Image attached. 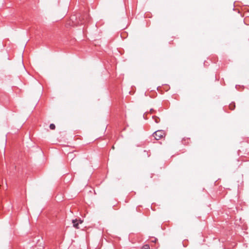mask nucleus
I'll return each instance as SVG.
<instances>
[{
  "instance_id": "nucleus-5",
  "label": "nucleus",
  "mask_w": 249,
  "mask_h": 249,
  "mask_svg": "<svg viewBox=\"0 0 249 249\" xmlns=\"http://www.w3.org/2000/svg\"><path fill=\"white\" fill-rule=\"evenodd\" d=\"M50 128L51 129L53 130V129H55V125H54V124H50Z\"/></svg>"
},
{
  "instance_id": "nucleus-7",
  "label": "nucleus",
  "mask_w": 249,
  "mask_h": 249,
  "mask_svg": "<svg viewBox=\"0 0 249 249\" xmlns=\"http://www.w3.org/2000/svg\"><path fill=\"white\" fill-rule=\"evenodd\" d=\"M154 111V110L153 109H151L150 111L151 113H152Z\"/></svg>"
},
{
  "instance_id": "nucleus-8",
  "label": "nucleus",
  "mask_w": 249,
  "mask_h": 249,
  "mask_svg": "<svg viewBox=\"0 0 249 249\" xmlns=\"http://www.w3.org/2000/svg\"><path fill=\"white\" fill-rule=\"evenodd\" d=\"M112 149H114V146H112Z\"/></svg>"
},
{
  "instance_id": "nucleus-4",
  "label": "nucleus",
  "mask_w": 249,
  "mask_h": 249,
  "mask_svg": "<svg viewBox=\"0 0 249 249\" xmlns=\"http://www.w3.org/2000/svg\"><path fill=\"white\" fill-rule=\"evenodd\" d=\"M142 249H150V247L148 245L146 244L144 245Z\"/></svg>"
},
{
  "instance_id": "nucleus-2",
  "label": "nucleus",
  "mask_w": 249,
  "mask_h": 249,
  "mask_svg": "<svg viewBox=\"0 0 249 249\" xmlns=\"http://www.w3.org/2000/svg\"><path fill=\"white\" fill-rule=\"evenodd\" d=\"M83 221L81 219H73L72 220V223L73 224V226L75 228L78 229H79V224H82L83 223Z\"/></svg>"
},
{
  "instance_id": "nucleus-3",
  "label": "nucleus",
  "mask_w": 249,
  "mask_h": 249,
  "mask_svg": "<svg viewBox=\"0 0 249 249\" xmlns=\"http://www.w3.org/2000/svg\"><path fill=\"white\" fill-rule=\"evenodd\" d=\"M153 118L155 120V122L156 123H159L160 119L158 117L154 116L153 117Z\"/></svg>"
},
{
  "instance_id": "nucleus-1",
  "label": "nucleus",
  "mask_w": 249,
  "mask_h": 249,
  "mask_svg": "<svg viewBox=\"0 0 249 249\" xmlns=\"http://www.w3.org/2000/svg\"><path fill=\"white\" fill-rule=\"evenodd\" d=\"M153 135L155 139L158 140L161 138L164 135V133L162 130H158L156 131Z\"/></svg>"
},
{
  "instance_id": "nucleus-6",
  "label": "nucleus",
  "mask_w": 249,
  "mask_h": 249,
  "mask_svg": "<svg viewBox=\"0 0 249 249\" xmlns=\"http://www.w3.org/2000/svg\"><path fill=\"white\" fill-rule=\"evenodd\" d=\"M229 107H230V108L231 110H233L234 107H235V105H233V104H231L230 106H229Z\"/></svg>"
}]
</instances>
